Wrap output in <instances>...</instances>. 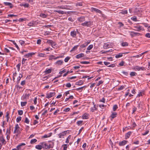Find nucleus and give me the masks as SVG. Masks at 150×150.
<instances>
[{"instance_id":"52","label":"nucleus","mask_w":150,"mask_h":150,"mask_svg":"<svg viewBox=\"0 0 150 150\" xmlns=\"http://www.w3.org/2000/svg\"><path fill=\"white\" fill-rule=\"evenodd\" d=\"M81 64H88L90 63L89 62L87 61H82L80 62Z\"/></svg>"},{"instance_id":"53","label":"nucleus","mask_w":150,"mask_h":150,"mask_svg":"<svg viewBox=\"0 0 150 150\" xmlns=\"http://www.w3.org/2000/svg\"><path fill=\"white\" fill-rule=\"evenodd\" d=\"M47 15L44 13H42L40 14V16L42 18H46L47 17Z\"/></svg>"},{"instance_id":"18","label":"nucleus","mask_w":150,"mask_h":150,"mask_svg":"<svg viewBox=\"0 0 150 150\" xmlns=\"http://www.w3.org/2000/svg\"><path fill=\"white\" fill-rule=\"evenodd\" d=\"M70 35L72 37L74 38L76 36V33L75 30H73L71 32Z\"/></svg>"},{"instance_id":"12","label":"nucleus","mask_w":150,"mask_h":150,"mask_svg":"<svg viewBox=\"0 0 150 150\" xmlns=\"http://www.w3.org/2000/svg\"><path fill=\"white\" fill-rule=\"evenodd\" d=\"M40 144H41L42 146V148L45 149H47V144L45 142H40Z\"/></svg>"},{"instance_id":"5","label":"nucleus","mask_w":150,"mask_h":150,"mask_svg":"<svg viewBox=\"0 0 150 150\" xmlns=\"http://www.w3.org/2000/svg\"><path fill=\"white\" fill-rule=\"evenodd\" d=\"M130 34L132 37L136 36H138L140 35V33H139L132 31L130 32Z\"/></svg>"},{"instance_id":"46","label":"nucleus","mask_w":150,"mask_h":150,"mask_svg":"<svg viewBox=\"0 0 150 150\" xmlns=\"http://www.w3.org/2000/svg\"><path fill=\"white\" fill-rule=\"evenodd\" d=\"M131 19L132 20L134 21H137V18L135 16H134L133 17H132Z\"/></svg>"},{"instance_id":"9","label":"nucleus","mask_w":150,"mask_h":150,"mask_svg":"<svg viewBox=\"0 0 150 150\" xmlns=\"http://www.w3.org/2000/svg\"><path fill=\"white\" fill-rule=\"evenodd\" d=\"M127 142V141L124 140H123L119 142V145L120 146H123L126 144Z\"/></svg>"},{"instance_id":"38","label":"nucleus","mask_w":150,"mask_h":150,"mask_svg":"<svg viewBox=\"0 0 150 150\" xmlns=\"http://www.w3.org/2000/svg\"><path fill=\"white\" fill-rule=\"evenodd\" d=\"M55 56L53 55H51L50 56L49 59V60H52L53 59H55Z\"/></svg>"},{"instance_id":"45","label":"nucleus","mask_w":150,"mask_h":150,"mask_svg":"<svg viewBox=\"0 0 150 150\" xmlns=\"http://www.w3.org/2000/svg\"><path fill=\"white\" fill-rule=\"evenodd\" d=\"M78 46H79L78 45H77L74 46L73 47L72 49L71 50V51H74V50H76L77 49V47Z\"/></svg>"},{"instance_id":"11","label":"nucleus","mask_w":150,"mask_h":150,"mask_svg":"<svg viewBox=\"0 0 150 150\" xmlns=\"http://www.w3.org/2000/svg\"><path fill=\"white\" fill-rule=\"evenodd\" d=\"M91 11L92 12H93L94 11H95L97 13H102V11L98 9H97L96 8L93 7L91 8Z\"/></svg>"},{"instance_id":"63","label":"nucleus","mask_w":150,"mask_h":150,"mask_svg":"<svg viewBox=\"0 0 150 150\" xmlns=\"http://www.w3.org/2000/svg\"><path fill=\"white\" fill-rule=\"evenodd\" d=\"M66 86L68 88H70L71 86V85L70 83H68L66 84Z\"/></svg>"},{"instance_id":"3","label":"nucleus","mask_w":150,"mask_h":150,"mask_svg":"<svg viewBox=\"0 0 150 150\" xmlns=\"http://www.w3.org/2000/svg\"><path fill=\"white\" fill-rule=\"evenodd\" d=\"M18 77L17 75V73L16 72H15L13 74V81H14L15 80V79H17V84L16 86V88H17V89H18V88L19 87V85L18 84V81H19V80H18Z\"/></svg>"},{"instance_id":"44","label":"nucleus","mask_w":150,"mask_h":150,"mask_svg":"<svg viewBox=\"0 0 150 150\" xmlns=\"http://www.w3.org/2000/svg\"><path fill=\"white\" fill-rule=\"evenodd\" d=\"M19 43L22 46H24L25 45V42L21 40H19Z\"/></svg>"},{"instance_id":"17","label":"nucleus","mask_w":150,"mask_h":150,"mask_svg":"<svg viewBox=\"0 0 150 150\" xmlns=\"http://www.w3.org/2000/svg\"><path fill=\"white\" fill-rule=\"evenodd\" d=\"M35 54V53L34 52H31L28 53L26 54H25L24 56L25 57H30L32 56V55H33Z\"/></svg>"},{"instance_id":"30","label":"nucleus","mask_w":150,"mask_h":150,"mask_svg":"<svg viewBox=\"0 0 150 150\" xmlns=\"http://www.w3.org/2000/svg\"><path fill=\"white\" fill-rule=\"evenodd\" d=\"M121 45L122 47H126L128 46V43L126 42H123L122 43Z\"/></svg>"},{"instance_id":"21","label":"nucleus","mask_w":150,"mask_h":150,"mask_svg":"<svg viewBox=\"0 0 150 150\" xmlns=\"http://www.w3.org/2000/svg\"><path fill=\"white\" fill-rule=\"evenodd\" d=\"M83 53H81L79 54L76 56V58L77 59H79L84 56Z\"/></svg>"},{"instance_id":"58","label":"nucleus","mask_w":150,"mask_h":150,"mask_svg":"<svg viewBox=\"0 0 150 150\" xmlns=\"http://www.w3.org/2000/svg\"><path fill=\"white\" fill-rule=\"evenodd\" d=\"M125 88V86H121L120 88H118V90H121Z\"/></svg>"},{"instance_id":"61","label":"nucleus","mask_w":150,"mask_h":150,"mask_svg":"<svg viewBox=\"0 0 150 150\" xmlns=\"http://www.w3.org/2000/svg\"><path fill=\"white\" fill-rule=\"evenodd\" d=\"M122 73L123 74L125 75L126 76H127L128 74V73L127 72L124 71H122Z\"/></svg>"},{"instance_id":"43","label":"nucleus","mask_w":150,"mask_h":150,"mask_svg":"<svg viewBox=\"0 0 150 150\" xmlns=\"http://www.w3.org/2000/svg\"><path fill=\"white\" fill-rule=\"evenodd\" d=\"M11 41L12 42L13 44L15 45L16 48H17L18 49V45L16 44V43L15 42V41L14 40H11Z\"/></svg>"},{"instance_id":"1","label":"nucleus","mask_w":150,"mask_h":150,"mask_svg":"<svg viewBox=\"0 0 150 150\" xmlns=\"http://www.w3.org/2000/svg\"><path fill=\"white\" fill-rule=\"evenodd\" d=\"M18 128H19V126L18 124H17L16 125L15 129L13 132V133L15 134V135H14L13 136V138L16 139H18L19 138L18 136V134H19L18 133Z\"/></svg>"},{"instance_id":"13","label":"nucleus","mask_w":150,"mask_h":150,"mask_svg":"<svg viewBox=\"0 0 150 150\" xmlns=\"http://www.w3.org/2000/svg\"><path fill=\"white\" fill-rule=\"evenodd\" d=\"M36 23L35 21H32L28 24V25L30 26H34L36 25Z\"/></svg>"},{"instance_id":"60","label":"nucleus","mask_w":150,"mask_h":150,"mask_svg":"<svg viewBox=\"0 0 150 150\" xmlns=\"http://www.w3.org/2000/svg\"><path fill=\"white\" fill-rule=\"evenodd\" d=\"M137 108L135 107H134L132 108V113H134L136 111Z\"/></svg>"},{"instance_id":"55","label":"nucleus","mask_w":150,"mask_h":150,"mask_svg":"<svg viewBox=\"0 0 150 150\" xmlns=\"http://www.w3.org/2000/svg\"><path fill=\"white\" fill-rule=\"evenodd\" d=\"M70 110V108H65V109H64V110L63 111L64 112H68V111H69Z\"/></svg>"},{"instance_id":"62","label":"nucleus","mask_w":150,"mask_h":150,"mask_svg":"<svg viewBox=\"0 0 150 150\" xmlns=\"http://www.w3.org/2000/svg\"><path fill=\"white\" fill-rule=\"evenodd\" d=\"M45 54H43L42 53H39L38 55V56L40 57H44V55Z\"/></svg>"},{"instance_id":"6","label":"nucleus","mask_w":150,"mask_h":150,"mask_svg":"<svg viewBox=\"0 0 150 150\" xmlns=\"http://www.w3.org/2000/svg\"><path fill=\"white\" fill-rule=\"evenodd\" d=\"M134 28H135L134 30L137 31H140V30H142L143 29L142 26L139 25L134 26Z\"/></svg>"},{"instance_id":"27","label":"nucleus","mask_w":150,"mask_h":150,"mask_svg":"<svg viewBox=\"0 0 150 150\" xmlns=\"http://www.w3.org/2000/svg\"><path fill=\"white\" fill-rule=\"evenodd\" d=\"M11 127L10 126L9 128H8L7 129L6 132V134H9L10 135L11 134Z\"/></svg>"},{"instance_id":"33","label":"nucleus","mask_w":150,"mask_h":150,"mask_svg":"<svg viewBox=\"0 0 150 150\" xmlns=\"http://www.w3.org/2000/svg\"><path fill=\"white\" fill-rule=\"evenodd\" d=\"M109 44L107 43H105L103 46V47L104 49H106L109 47Z\"/></svg>"},{"instance_id":"31","label":"nucleus","mask_w":150,"mask_h":150,"mask_svg":"<svg viewBox=\"0 0 150 150\" xmlns=\"http://www.w3.org/2000/svg\"><path fill=\"white\" fill-rule=\"evenodd\" d=\"M88 115L87 114H85L82 116V118L83 119H87L88 118Z\"/></svg>"},{"instance_id":"10","label":"nucleus","mask_w":150,"mask_h":150,"mask_svg":"<svg viewBox=\"0 0 150 150\" xmlns=\"http://www.w3.org/2000/svg\"><path fill=\"white\" fill-rule=\"evenodd\" d=\"M0 140L1 142L2 145H5L6 143V142L3 137V136H1L0 137Z\"/></svg>"},{"instance_id":"42","label":"nucleus","mask_w":150,"mask_h":150,"mask_svg":"<svg viewBox=\"0 0 150 150\" xmlns=\"http://www.w3.org/2000/svg\"><path fill=\"white\" fill-rule=\"evenodd\" d=\"M82 6V3L81 2H78L76 4V6Z\"/></svg>"},{"instance_id":"56","label":"nucleus","mask_w":150,"mask_h":150,"mask_svg":"<svg viewBox=\"0 0 150 150\" xmlns=\"http://www.w3.org/2000/svg\"><path fill=\"white\" fill-rule=\"evenodd\" d=\"M29 122L30 121L28 118L27 117H26L25 118V122L27 123V124H29Z\"/></svg>"},{"instance_id":"22","label":"nucleus","mask_w":150,"mask_h":150,"mask_svg":"<svg viewBox=\"0 0 150 150\" xmlns=\"http://www.w3.org/2000/svg\"><path fill=\"white\" fill-rule=\"evenodd\" d=\"M79 21L81 22H83L85 21V17L83 16L80 17L78 18Z\"/></svg>"},{"instance_id":"49","label":"nucleus","mask_w":150,"mask_h":150,"mask_svg":"<svg viewBox=\"0 0 150 150\" xmlns=\"http://www.w3.org/2000/svg\"><path fill=\"white\" fill-rule=\"evenodd\" d=\"M27 103L26 102H21V105L22 107L24 106Z\"/></svg>"},{"instance_id":"64","label":"nucleus","mask_w":150,"mask_h":150,"mask_svg":"<svg viewBox=\"0 0 150 150\" xmlns=\"http://www.w3.org/2000/svg\"><path fill=\"white\" fill-rule=\"evenodd\" d=\"M145 36L148 38H150V33H147L145 35Z\"/></svg>"},{"instance_id":"51","label":"nucleus","mask_w":150,"mask_h":150,"mask_svg":"<svg viewBox=\"0 0 150 150\" xmlns=\"http://www.w3.org/2000/svg\"><path fill=\"white\" fill-rule=\"evenodd\" d=\"M70 57L68 56L67 57L64 59L65 62H68L69 60L70 59Z\"/></svg>"},{"instance_id":"23","label":"nucleus","mask_w":150,"mask_h":150,"mask_svg":"<svg viewBox=\"0 0 150 150\" xmlns=\"http://www.w3.org/2000/svg\"><path fill=\"white\" fill-rule=\"evenodd\" d=\"M54 146V143L52 142V144H50L48 145H47V149H49L50 148L52 149Z\"/></svg>"},{"instance_id":"14","label":"nucleus","mask_w":150,"mask_h":150,"mask_svg":"<svg viewBox=\"0 0 150 150\" xmlns=\"http://www.w3.org/2000/svg\"><path fill=\"white\" fill-rule=\"evenodd\" d=\"M54 12H57L59 14H66V12H64V11L61 10H54Z\"/></svg>"},{"instance_id":"41","label":"nucleus","mask_w":150,"mask_h":150,"mask_svg":"<svg viewBox=\"0 0 150 150\" xmlns=\"http://www.w3.org/2000/svg\"><path fill=\"white\" fill-rule=\"evenodd\" d=\"M118 107L117 105H113V110L114 111H115L117 108Z\"/></svg>"},{"instance_id":"28","label":"nucleus","mask_w":150,"mask_h":150,"mask_svg":"<svg viewBox=\"0 0 150 150\" xmlns=\"http://www.w3.org/2000/svg\"><path fill=\"white\" fill-rule=\"evenodd\" d=\"M140 67L138 66H136L134 67V69L135 71L137 70L138 71H140Z\"/></svg>"},{"instance_id":"35","label":"nucleus","mask_w":150,"mask_h":150,"mask_svg":"<svg viewBox=\"0 0 150 150\" xmlns=\"http://www.w3.org/2000/svg\"><path fill=\"white\" fill-rule=\"evenodd\" d=\"M83 87H81L80 88H76L75 89H74V90H76L77 91H80V92H81L82 91L83 89Z\"/></svg>"},{"instance_id":"48","label":"nucleus","mask_w":150,"mask_h":150,"mask_svg":"<svg viewBox=\"0 0 150 150\" xmlns=\"http://www.w3.org/2000/svg\"><path fill=\"white\" fill-rule=\"evenodd\" d=\"M103 81H102V80L98 82L97 83V84H96V86H99L101 84L103 83Z\"/></svg>"},{"instance_id":"32","label":"nucleus","mask_w":150,"mask_h":150,"mask_svg":"<svg viewBox=\"0 0 150 150\" xmlns=\"http://www.w3.org/2000/svg\"><path fill=\"white\" fill-rule=\"evenodd\" d=\"M52 70V69H46L45 71V72L48 74H49L51 73Z\"/></svg>"},{"instance_id":"7","label":"nucleus","mask_w":150,"mask_h":150,"mask_svg":"<svg viewBox=\"0 0 150 150\" xmlns=\"http://www.w3.org/2000/svg\"><path fill=\"white\" fill-rule=\"evenodd\" d=\"M69 6L67 5L59 6L57 7V8L61 9H69Z\"/></svg>"},{"instance_id":"39","label":"nucleus","mask_w":150,"mask_h":150,"mask_svg":"<svg viewBox=\"0 0 150 150\" xmlns=\"http://www.w3.org/2000/svg\"><path fill=\"white\" fill-rule=\"evenodd\" d=\"M68 146V145L67 144L63 145L62 146L63 147V150H67Z\"/></svg>"},{"instance_id":"8","label":"nucleus","mask_w":150,"mask_h":150,"mask_svg":"<svg viewBox=\"0 0 150 150\" xmlns=\"http://www.w3.org/2000/svg\"><path fill=\"white\" fill-rule=\"evenodd\" d=\"M55 95V92H50L47 94L46 98H50Z\"/></svg>"},{"instance_id":"15","label":"nucleus","mask_w":150,"mask_h":150,"mask_svg":"<svg viewBox=\"0 0 150 150\" xmlns=\"http://www.w3.org/2000/svg\"><path fill=\"white\" fill-rule=\"evenodd\" d=\"M128 52H124L122 53H120L118 54H117L115 56V57L116 58H118L121 57L123 56V54H127Z\"/></svg>"},{"instance_id":"59","label":"nucleus","mask_w":150,"mask_h":150,"mask_svg":"<svg viewBox=\"0 0 150 150\" xmlns=\"http://www.w3.org/2000/svg\"><path fill=\"white\" fill-rule=\"evenodd\" d=\"M4 51L7 53H9L10 52L9 49L7 48H5L4 49Z\"/></svg>"},{"instance_id":"24","label":"nucleus","mask_w":150,"mask_h":150,"mask_svg":"<svg viewBox=\"0 0 150 150\" xmlns=\"http://www.w3.org/2000/svg\"><path fill=\"white\" fill-rule=\"evenodd\" d=\"M4 4L6 6H9L10 8H12L13 7L12 4L8 2H5L4 3Z\"/></svg>"},{"instance_id":"19","label":"nucleus","mask_w":150,"mask_h":150,"mask_svg":"<svg viewBox=\"0 0 150 150\" xmlns=\"http://www.w3.org/2000/svg\"><path fill=\"white\" fill-rule=\"evenodd\" d=\"M63 63V61L62 60H59L55 62V65H61Z\"/></svg>"},{"instance_id":"4","label":"nucleus","mask_w":150,"mask_h":150,"mask_svg":"<svg viewBox=\"0 0 150 150\" xmlns=\"http://www.w3.org/2000/svg\"><path fill=\"white\" fill-rule=\"evenodd\" d=\"M69 130H67L64 131L62 133L59 134H58V136H59V138H64V137L65 135L67 133H69Z\"/></svg>"},{"instance_id":"20","label":"nucleus","mask_w":150,"mask_h":150,"mask_svg":"<svg viewBox=\"0 0 150 150\" xmlns=\"http://www.w3.org/2000/svg\"><path fill=\"white\" fill-rule=\"evenodd\" d=\"M132 132L130 131H129L125 135V139H127L129 138L132 134Z\"/></svg>"},{"instance_id":"37","label":"nucleus","mask_w":150,"mask_h":150,"mask_svg":"<svg viewBox=\"0 0 150 150\" xmlns=\"http://www.w3.org/2000/svg\"><path fill=\"white\" fill-rule=\"evenodd\" d=\"M120 13L123 14H126L127 13V10H122Z\"/></svg>"},{"instance_id":"50","label":"nucleus","mask_w":150,"mask_h":150,"mask_svg":"<svg viewBox=\"0 0 150 150\" xmlns=\"http://www.w3.org/2000/svg\"><path fill=\"white\" fill-rule=\"evenodd\" d=\"M83 122V121L82 120H80V121H78L77 122V124L78 126H79L81 125V124Z\"/></svg>"},{"instance_id":"29","label":"nucleus","mask_w":150,"mask_h":150,"mask_svg":"<svg viewBox=\"0 0 150 150\" xmlns=\"http://www.w3.org/2000/svg\"><path fill=\"white\" fill-rule=\"evenodd\" d=\"M97 110V108L95 105H94V107L91 108V110L92 112H93L95 110Z\"/></svg>"},{"instance_id":"34","label":"nucleus","mask_w":150,"mask_h":150,"mask_svg":"<svg viewBox=\"0 0 150 150\" xmlns=\"http://www.w3.org/2000/svg\"><path fill=\"white\" fill-rule=\"evenodd\" d=\"M37 141V140L36 139H34L31 140L30 142V143L31 144H34Z\"/></svg>"},{"instance_id":"54","label":"nucleus","mask_w":150,"mask_h":150,"mask_svg":"<svg viewBox=\"0 0 150 150\" xmlns=\"http://www.w3.org/2000/svg\"><path fill=\"white\" fill-rule=\"evenodd\" d=\"M26 20V18H19V22H23V21H25Z\"/></svg>"},{"instance_id":"36","label":"nucleus","mask_w":150,"mask_h":150,"mask_svg":"<svg viewBox=\"0 0 150 150\" xmlns=\"http://www.w3.org/2000/svg\"><path fill=\"white\" fill-rule=\"evenodd\" d=\"M137 74L135 72H131L130 74V75L132 76H136Z\"/></svg>"},{"instance_id":"25","label":"nucleus","mask_w":150,"mask_h":150,"mask_svg":"<svg viewBox=\"0 0 150 150\" xmlns=\"http://www.w3.org/2000/svg\"><path fill=\"white\" fill-rule=\"evenodd\" d=\"M83 82L82 80H79L78 82H77L76 83V85H81L82 84H83Z\"/></svg>"},{"instance_id":"26","label":"nucleus","mask_w":150,"mask_h":150,"mask_svg":"<svg viewBox=\"0 0 150 150\" xmlns=\"http://www.w3.org/2000/svg\"><path fill=\"white\" fill-rule=\"evenodd\" d=\"M42 146L40 144V145H37L35 146V148L37 149L41 150L42 149Z\"/></svg>"},{"instance_id":"2","label":"nucleus","mask_w":150,"mask_h":150,"mask_svg":"<svg viewBox=\"0 0 150 150\" xmlns=\"http://www.w3.org/2000/svg\"><path fill=\"white\" fill-rule=\"evenodd\" d=\"M93 24V22L92 21H86L83 23H82L81 25L82 26L90 27L92 26Z\"/></svg>"},{"instance_id":"16","label":"nucleus","mask_w":150,"mask_h":150,"mask_svg":"<svg viewBox=\"0 0 150 150\" xmlns=\"http://www.w3.org/2000/svg\"><path fill=\"white\" fill-rule=\"evenodd\" d=\"M117 113L116 112H113L110 115L111 120H112L114 118L116 117Z\"/></svg>"},{"instance_id":"57","label":"nucleus","mask_w":150,"mask_h":150,"mask_svg":"<svg viewBox=\"0 0 150 150\" xmlns=\"http://www.w3.org/2000/svg\"><path fill=\"white\" fill-rule=\"evenodd\" d=\"M25 144L24 143H22L21 144H19V150H21V147L22 146H25Z\"/></svg>"},{"instance_id":"47","label":"nucleus","mask_w":150,"mask_h":150,"mask_svg":"<svg viewBox=\"0 0 150 150\" xmlns=\"http://www.w3.org/2000/svg\"><path fill=\"white\" fill-rule=\"evenodd\" d=\"M20 5L21 6H23L24 7H28L29 5L28 4H20Z\"/></svg>"},{"instance_id":"40","label":"nucleus","mask_w":150,"mask_h":150,"mask_svg":"<svg viewBox=\"0 0 150 150\" xmlns=\"http://www.w3.org/2000/svg\"><path fill=\"white\" fill-rule=\"evenodd\" d=\"M93 47V45H89L87 48V49L88 50H90Z\"/></svg>"}]
</instances>
